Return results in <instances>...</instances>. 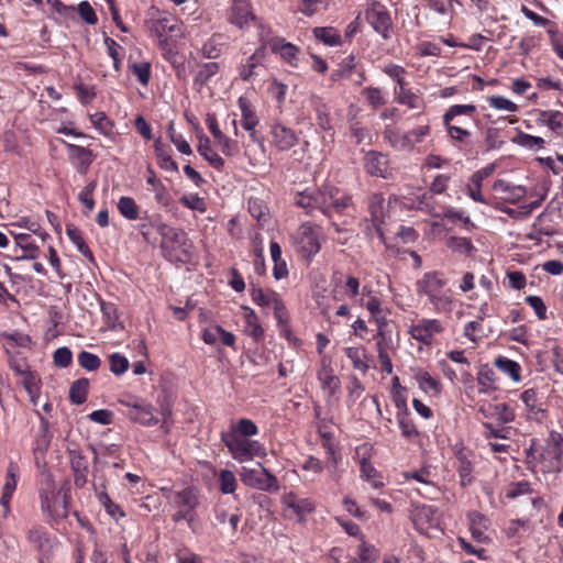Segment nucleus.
<instances>
[{"label": "nucleus", "instance_id": "1", "mask_svg": "<svg viewBox=\"0 0 563 563\" xmlns=\"http://www.w3.org/2000/svg\"><path fill=\"white\" fill-rule=\"evenodd\" d=\"M152 227L161 235V247L164 255L172 262L187 263L192 255V244L185 231L155 220Z\"/></svg>", "mask_w": 563, "mask_h": 563}, {"label": "nucleus", "instance_id": "2", "mask_svg": "<svg viewBox=\"0 0 563 563\" xmlns=\"http://www.w3.org/2000/svg\"><path fill=\"white\" fill-rule=\"evenodd\" d=\"M417 292L427 296L433 309L439 313H450L455 301L445 288L446 282L437 272L426 273L416 284Z\"/></svg>", "mask_w": 563, "mask_h": 563}, {"label": "nucleus", "instance_id": "3", "mask_svg": "<svg viewBox=\"0 0 563 563\" xmlns=\"http://www.w3.org/2000/svg\"><path fill=\"white\" fill-rule=\"evenodd\" d=\"M68 486L57 487L51 476H47L41 487L40 499L42 511L52 519H63L68 515Z\"/></svg>", "mask_w": 563, "mask_h": 563}, {"label": "nucleus", "instance_id": "4", "mask_svg": "<svg viewBox=\"0 0 563 563\" xmlns=\"http://www.w3.org/2000/svg\"><path fill=\"white\" fill-rule=\"evenodd\" d=\"M221 439L231 456L239 463L253 461L267 455L265 446L257 440L240 437L236 432L222 433Z\"/></svg>", "mask_w": 563, "mask_h": 563}, {"label": "nucleus", "instance_id": "5", "mask_svg": "<svg viewBox=\"0 0 563 563\" xmlns=\"http://www.w3.org/2000/svg\"><path fill=\"white\" fill-rule=\"evenodd\" d=\"M430 134V125H419L410 131L402 132L395 128H386L384 136L391 147L397 151L410 152L415 146Z\"/></svg>", "mask_w": 563, "mask_h": 563}, {"label": "nucleus", "instance_id": "6", "mask_svg": "<svg viewBox=\"0 0 563 563\" xmlns=\"http://www.w3.org/2000/svg\"><path fill=\"white\" fill-rule=\"evenodd\" d=\"M257 465L258 468L246 466L241 468L240 477L242 483L258 490L271 493L278 492L280 486L277 477L273 475L266 467H264L262 463H257Z\"/></svg>", "mask_w": 563, "mask_h": 563}, {"label": "nucleus", "instance_id": "7", "mask_svg": "<svg viewBox=\"0 0 563 563\" xmlns=\"http://www.w3.org/2000/svg\"><path fill=\"white\" fill-rule=\"evenodd\" d=\"M320 230L309 223L301 224L296 231L292 243L296 251L305 258H311L321 247Z\"/></svg>", "mask_w": 563, "mask_h": 563}, {"label": "nucleus", "instance_id": "8", "mask_svg": "<svg viewBox=\"0 0 563 563\" xmlns=\"http://www.w3.org/2000/svg\"><path fill=\"white\" fill-rule=\"evenodd\" d=\"M317 379L320 384L325 401L333 405L339 400V393L341 389L340 378L334 374L331 366V358L322 356L320 366L317 371Z\"/></svg>", "mask_w": 563, "mask_h": 563}, {"label": "nucleus", "instance_id": "9", "mask_svg": "<svg viewBox=\"0 0 563 563\" xmlns=\"http://www.w3.org/2000/svg\"><path fill=\"white\" fill-rule=\"evenodd\" d=\"M280 503L285 517L299 522H305L307 515L314 510V503L310 498H299L294 492H285Z\"/></svg>", "mask_w": 563, "mask_h": 563}, {"label": "nucleus", "instance_id": "10", "mask_svg": "<svg viewBox=\"0 0 563 563\" xmlns=\"http://www.w3.org/2000/svg\"><path fill=\"white\" fill-rule=\"evenodd\" d=\"M146 25L157 37L162 38L168 34H180L178 21L169 13L152 8Z\"/></svg>", "mask_w": 563, "mask_h": 563}, {"label": "nucleus", "instance_id": "11", "mask_svg": "<svg viewBox=\"0 0 563 563\" xmlns=\"http://www.w3.org/2000/svg\"><path fill=\"white\" fill-rule=\"evenodd\" d=\"M410 518L415 528L423 534L430 533L440 525L438 509L429 505H413L410 510Z\"/></svg>", "mask_w": 563, "mask_h": 563}, {"label": "nucleus", "instance_id": "12", "mask_svg": "<svg viewBox=\"0 0 563 563\" xmlns=\"http://www.w3.org/2000/svg\"><path fill=\"white\" fill-rule=\"evenodd\" d=\"M371 451L372 446L368 444L357 446L356 459L361 467V478L377 489L384 486V481L379 472L369 463Z\"/></svg>", "mask_w": 563, "mask_h": 563}, {"label": "nucleus", "instance_id": "13", "mask_svg": "<svg viewBox=\"0 0 563 563\" xmlns=\"http://www.w3.org/2000/svg\"><path fill=\"white\" fill-rule=\"evenodd\" d=\"M365 18L377 33L385 38L388 37L391 19L385 5L378 1H371L367 5Z\"/></svg>", "mask_w": 563, "mask_h": 563}, {"label": "nucleus", "instance_id": "14", "mask_svg": "<svg viewBox=\"0 0 563 563\" xmlns=\"http://www.w3.org/2000/svg\"><path fill=\"white\" fill-rule=\"evenodd\" d=\"M239 108L241 110V125L245 131L250 133V137L253 142L258 145L261 154L265 152L263 141L257 136L256 126L258 124V118L251 103L243 97L238 100Z\"/></svg>", "mask_w": 563, "mask_h": 563}, {"label": "nucleus", "instance_id": "15", "mask_svg": "<svg viewBox=\"0 0 563 563\" xmlns=\"http://www.w3.org/2000/svg\"><path fill=\"white\" fill-rule=\"evenodd\" d=\"M442 331L443 327L437 319H421L409 328L410 335L424 344H430L433 336Z\"/></svg>", "mask_w": 563, "mask_h": 563}, {"label": "nucleus", "instance_id": "16", "mask_svg": "<svg viewBox=\"0 0 563 563\" xmlns=\"http://www.w3.org/2000/svg\"><path fill=\"white\" fill-rule=\"evenodd\" d=\"M62 143L67 148L68 159L70 164L76 168V170L79 174H87L91 163L95 159L93 153L89 148H86L84 146L67 143L65 141H62Z\"/></svg>", "mask_w": 563, "mask_h": 563}, {"label": "nucleus", "instance_id": "17", "mask_svg": "<svg viewBox=\"0 0 563 563\" xmlns=\"http://www.w3.org/2000/svg\"><path fill=\"white\" fill-rule=\"evenodd\" d=\"M254 14L250 0H233L228 10V21L239 29L246 27L253 20Z\"/></svg>", "mask_w": 563, "mask_h": 563}, {"label": "nucleus", "instance_id": "18", "mask_svg": "<svg viewBox=\"0 0 563 563\" xmlns=\"http://www.w3.org/2000/svg\"><path fill=\"white\" fill-rule=\"evenodd\" d=\"M468 529L473 539L478 543H488L490 538L489 520L478 511L467 514Z\"/></svg>", "mask_w": 563, "mask_h": 563}, {"label": "nucleus", "instance_id": "19", "mask_svg": "<svg viewBox=\"0 0 563 563\" xmlns=\"http://www.w3.org/2000/svg\"><path fill=\"white\" fill-rule=\"evenodd\" d=\"M20 476V467L18 463L11 461L8 465L4 484L2 487V495L0 498V505L4 510V515L10 512V501L16 489L18 481Z\"/></svg>", "mask_w": 563, "mask_h": 563}, {"label": "nucleus", "instance_id": "20", "mask_svg": "<svg viewBox=\"0 0 563 563\" xmlns=\"http://www.w3.org/2000/svg\"><path fill=\"white\" fill-rule=\"evenodd\" d=\"M409 369L422 393L431 397L440 395L441 382L439 378L419 366H411Z\"/></svg>", "mask_w": 563, "mask_h": 563}, {"label": "nucleus", "instance_id": "21", "mask_svg": "<svg viewBox=\"0 0 563 563\" xmlns=\"http://www.w3.org/2000/svg\"><path fill=\"white\" fill-rule=\"evenodd\" d=\"M272 144L279 151H288L298 142L297 134L282 123H274L271 128Z\"/></svg>", "mask_w": 563, "mask_h": 563}, {"label": "nucleus", "instance_id": "22", "mask_svg": "<svg viewBox=\"0 0 563 563\" xmlns=\"http://www.w3.org/2000/svg\"><path fill=\"white\" fill-rule=\"evenodd\" d=\"M198 153L216 169L221 170L224 167L223 157L212 147L210 139L201 131L197 133Z\"/></svg>", "mask_w": 563, "mask_h": 563}, {"label": "nucleus", "instance_id": "23", "mask_svg": "<svg viewBox=\"0 0 563 563\" xmlns=\"http://www.w3.org/2000/svg\"><path fill=\"white\" fill-rule=\"evenodd\" d=\"M10 233L14 239L15 245L23 252L22 255L15 257L16 261H33L40 256V247L29 233H18L14 231H10Z\"/></svg>", "mask_w": 563, "mask_h": 563}, {"label": "nucleus", "instance_id": "24", "mask_svg": "<svg viewBox=\"0 0 563 563\" xmlns=\"http://www.w3.org/2000/svg\"><path fill=\"white\" fill-rule=\"evenodd\" d=\"M394 99L397 103L410 110H423L426 108V102L420 91L413 90L409 86L402 89H394Z\"/></svg>", "mask_w": 563, "mask_h": 563}, {"label": "nucleus", "instance_id": "25", "mask_svg": "<svg viewBox=\"0 0 563 563\" xmlns=\"http://www.w3.org/2000/svg\"><path fill=\"white\" fill-rule=\"evenodd\" d=\"M520 399L525 405L526 416L530 420L541 421L544 418V409L539 404L538 391L533 388L521 393Z\"/></svg>", "mask_w": 563, "mask_h": 563}, {"label": "nucleus", "instance_id": "26", "mask_svg": "<svg viewBox=\"0 0 563 563\" xmlns=\"http://www.w3.org/2000/svg\"><path fill=\"white\" fill-rule=\"evenodd\" d=\"M365 168L368 174L386 178L388 174V161L382 153L369 152L365 156Z\"/></svg>", "mask_w": 563, "mask_h": 563}, {"label": "nucleus", "instance_id": "27", "mask_svg": "<svg viewBox=\"0 0 563 563\" xmlns=\"http://www.w3.org/2000/svg\"><path fill=\"white\" fill-rule=\"evenodd\" d=\"M266 55L265 46L258 47L246 60L245 64L239 68V75L244 81H249L256 75V68L264 60Z\"/></svg>", "mask_w": 563, "mask_h": 563}, {"label": "nucleus", "instance_id": "28", "mask_svg": "<svg viewBox=\"0 0 563 563\" xmlns=\"http://www.w3.org/2000/svg\"><path fill=\"white\" fill-rule=\"evenodd\" d=\"M494 190L505 194L504 199L508 202L515 203L522 199L526 195V189L522 186L512 185L506 180L498 179L494 183Z\"/></svg>", "mask_w": 563, "mask_h": 563}, {"label": "nucleus", "instance_id": "29", "mask_svg": "<svg viewBox=\"0 0 563 563\" xmlns=\"http://www.w3.org/2000/svg\"><path fill=\"white\" fill-rule=\"evenodd\" d=\"M245 321V333L252 336L255 341H261L264 336V330L258 322L255 311L250 307H242Z\"/></svg>", "mask_w": 563, "mask_h": 563}, {"label": "nucleus", "instance_id": "30", "mask_svg": "<svg viewBox=\"0 0 563 563\" xmlns=\"http://www.w3.org/2000/svg\"><path fill=\"white\" fill-rule=\"evenodd\" d=\"M271 48L278 53L284 60L291 66H297L298 48L291 43L285 42L283 38H276L272 42Z\"/></svg>", "mask_w": 563, "mask_h": 563}, {"label": "nucleus", "instance_id": "31", "mask_svg": "<svg viewBox=\"0 0 563 563\" xmlns=\"http://www.w3.org/2000/svg\"><path fill=\"white\" fill-rule=\"evenodd\" d=\"M129 418L144 426H154L158 422L153 413V409L148 405H133V411H129Z\"/></svg>", "mask_w": 563, "mask_h": 563}, {"label": "nucleus", "instance_id": "32", "mask_svg": "<svg viewBox=\"0 0 563 563\" xmlns=\"http://www.w3.org/2000/svg\"><path fill=\"white\" fill-rule=\"evenodd\" d=\"M346 357L352 362L355 369L366 373L369 368L368 357L364 346H350L345 349Z\"/></svg>", "mask_w": 563, "mask_h": 563}, {"label": "nucleus", "instance_id": "33", "mask_svg": "<svg viewBox=\"0 0 563 563\" xmlns=\"http://www.w3.org/2000/svg\"><path fill=\"white\" fill-rule=\"evenodd\" d=\"M199 504L197 492L194 488L187 487L175 494V505L179 509L191 510L195 512V508Z\"/></svg>", "mask_w": 563, "mask_h": 563}, {"label": "nucleus", "instance_id": "34", "mask_svg": "<svg viewBox=\"0 0 563 563\" xmlns=\"http://www.w3.org/2000/svg\"><path fill=\"white\" fill-rule=\"evenodd\" d=\"M271 257L274 263L273 275L278 280L288 275V268L285 260L282 257V249L277 242H271Z\"/></svg>", "mask_w": 563, "mask_h": 563}, {"label": "nucleus", "instance_id": "35", "mask_svg": "<svg viewBox=\"0 0 563 563\" xmlns=\"http://www.w3.org/2000/svg\"><path fill=\"white\" fill-rule=\"evenodd\" d=\"M29 541L41 552H49L53 548V539L41 527H34L29 531Z\"/></svg>", "mask_w": 563, "mask_h": 563}, {"label": "nucleus", "instance_id": "36", "mask_svg": "<svg viewBox=\"0 0 563 563\" xmlns=\"http://www.w3.org/2000/svg\"><path fill=\"white\" fill-rule=\"evenodd\" d=\"M371 219L377 232L383 235L382 224L384 223V198L379 195H374L369 202Z\"/></svg>", "mask_w": 563, "mask_h": 563}, {"label": "nucleus", "instance_id": "37", "mask_svg": "<svg viewBox=\"0 0 563 563\" xmlns=\"http://www.w3.org/2000/svg\"><path fill=\"white\" fill-rule=\"evenodd\" d=\"M495 365L499 371L509 376L514 383L521 382V366L516 361L498 357L495 360Z\"/></svg>", "mask_w": 563, "mask_h": 563}, {"label": "nucleus", "instance_id": "38", "mask_svg": "<svg viewBox=\"0 0 563 563\" xmlns=\"http://www.w3.org/2000/svg\"><path fill=\"white\" fill-rule=\"evenodd\" d=\"M102 319L108 330L118 331L123 328L119 321L117 307L113 303L101 301Z\"/></svg>", "mask_w": 563, "mask_h": 563}, {"label": "nucleus", "instance_id": "39", "mask_svg": "<svg viewBox=\"0 0 563 563\" xmlns=\"http://www.w3.org/2000/svg\"><path fill=\"white\" fill-rule=\"evenodd\" d=\"M476 106L474 104H453L446 109L442 120L443 123L453 122L459 117L474 118Z\"/></svg>", "mask_w": 563, "mask_h": 563}, {"label": "nucleus", "instance_id": "40", "mask_svg": "<svg viewBox=\"0 0 563 563\" xmlns=\"http://www.w3.org/2000/svg\"><path fill=\"white\" fill-rule=\"evenodd\" d=\"M312 32L317 40L328 46L341 44V35L339 31L332 26L314 27Z\"/></svg>", "mask_w": 563, "mask_h": 563}, {"label": "nucleus", "instance_id": "41", "mask_svg": "<svg viewBox=\"0 0 563 563\" xmlns=\"http://www.w3.org/2000/svg\"><path fill=\"white\" fill-rule=\"evenodd\" d=\"M251 298L257 306L271 308L273 303H276L279 295L271 289L253 287L251 289Z\"/></svg>", "mask_w": 563, "mask_h": 563}, {"label": "nucleus", "instance_id": "42", "mask_svg": "<svg viewBox=\"0 0 563 563\" xmlns=\"http://www.w3.org/2000/svg\"><path fill=\"white\" fill-rule=\"evenodd\" d=\"M537 121L539 124L545 125L552 131H556L563 125V113L553 110L540 111Z\"/></svg>", "mask_w": 563, "mask_h": 563}, {"label": "nucleus", "instance_id": "43", "mask_svg": "<svg viewBox=\"0 0 563 563\" xmlns=\"http://www.w3.org/2000/svg\"><path fill=\"white\" fill-rule=\"evenodd\" d=\"M383 71L395 81L396 86L394 89H402L409 86L406 80L407 71L402 66L388 64L383 67Z\"/></svg>", "mask_w": 563, "mask_h": 563}, {"label": "nucleus", "instance_id": "44", "mask_svg": "<svg viewBox=\"0 0 563 563\" xmlns=\"http://www.w3.org/2000/svg\"><path fill=\"white\" fill-rule=\"evenodd\" d=\"M12 227L22 228L32 232L33 234L37 235L42 242H46V240L49 238V234L42 230L40 222L30 217H22L18 219L12 223Z\"/></svg>", "mask_w": 563, "mask_h": 563}, {"label": "nucleus", "instance_id": "45", "mask_svg": "<svg viewBox=\"0 0 563 563\" xmlns=\"http://www.w3.org/2000/svg\"><path fill=\"white\" fill-rule=\"evenodd\" d=\"M89 388V380L87 378H80L75 380L69 389V398L73 404L81 405L87 399Z\"/></svg>", "mask_w": 563, "mask_h": 563}, {"label": "nucleus", "instance_id": "46", "mask_svg": "<svg viewBox=\"0 0 563 563\" xmlns=\"http://www.w3.org/2000/svg\"><path fill=\"white\" fill-rule=\"evenodd\" d=\"M90 122L93 128L104 136H111L113 133V123L104 112L90 114Z\"/></svg>", "mask_w": 563, "mask_h": 563}, {"label": "nucleus", "instance_id": "47", "mask_svg": "<svg viewBox=\"0 0 563 563\" xmlns=\"http://www.w3.org/2000/svg\"><path fill=\"white\" fill-rule=\"evenodd\" d=\"M483 183L484 180H482L475 174H472L468 183L466 184V194L472 200L476 202L489 205L488 200L482 195Z\"/></svg>", "mask_w": 563, "mask_h": 563}, {"label": "nucleus", "instance_id": "48", "mask_svg": "<svg viewBox=\"0 0 563 563\" xmlns=\"http://www.w3.org/2000/svg\"><path fill=\"white\" fill-rule=\"evenodd\" d=\"M334 198V187L327 186L323 190L316 192L314 202L317 208L328 214L332 211V201Z\"/></svg>", "mask_w": 563, "mask_h": 563}, {"label": "nucleus", "instance_id": "49", "mask_svg": "<svg viewBox=\"0 0 563 563\" xmlns=\"http://www.w3.org/2000/svg\"><path fill=\"white\" fill-rule=\"evenodd\" d=\"M445 131L451 139V141L459 143V144H467L468 140L472 135V133L457 124H454L453 122L443 123Z\"/></svg>", "mask_w": 563, "mask_h": 563}, {"label": "nucleus", "instance_id": "50", "mask_svg": "<svg viewBox=\"0 0 563 563\" xmlns=\"http://www.w3.org/2000/svg\"><path fill=\"white\" fill-rule=\"evenodd\" d=\"M446 245L452 252L463 255H468L474 251L471 240L464 236L452 235L448 239Z\"/></svg>", "mask_w": 563, "mask_h": 563}, {"label": "nucleus", "instance_id": "51", "mask_svg": "<svg viewBox=\"0 0 563 563\" xmlns=\"http://www.w3.org/2000/svg\"><path fill=\"white\" fill-rule=\"evenodd\" d=\"M118 210L128 220H136L139 218V207L131 197L123 196L118 201Z\"/></svg>", "mask_w": 563, "mask_h": 563}, {"label": "nucleus", "instance_id": "52", "mask_svg": "<svg viewBox=\"0 0 563 563\" xmlns=\"http://www.w3.org/2000/svg\"><path fill=\"white\" fill-rule=\"evenodd\" d=\"M488 104L497 110V111H505V112H517L519 107L517 103L511 101L510 99L504 97V96H489L487 97Z\"/></svg>", "mask_w": 563, "mask_h": 563}, {"label": "nucleus", "instance_id": "53", "mask_svg": "<svg viewBox=\"0 0 563 563\" xmlns=\"http://www.w3.org/2000/svg\"><path fill=\"white\" fill-rule=\"evenodd\" d=\"M477 380L481 385V391L487 393L488 390L495 388L494 385L496 382V373L492 367L485 365L479 369Z\"/></svg>", "mask_w": 563, "mask_h": 563}, {"label": "nucleus", "instance_id": "54", "mask_svg": "<svg viewBox=\"0 0 563 563\" xmlns=\"http://www.w3.org/2000/svg\"><path fill=\"white\" fill-rule=\"evenodd\" d=\"M214 142L221 152L228 157L236 156L240 153V145L238 141L230 139L224 133L214 140Z\"/></svg>", "mask_w": 563, "mask_h": 563}, {"label": "nucleus", "instance_id": "55", "mask_svg": "<svg viewBox=\"0 0 563 563\" xmlns=\"http://www.w3.org/2000/svg\"><path fill=\"white\" fill-rule=\"evenodd\" d=\"M514 142L529 150H542L545 144V141L542 137L522 132L515 137Z\"/></svg>", "mask_w": 563, "mask_h": 563}, {"label": "nucleus", "instance_id": "56", "mask_svg": "<svg viewBox=\"0 0 563 563\" xmlns=\"http://www.w3.org/2000/svg\"><path fill=\"white\" fill-rule=\"evenodd\" d=\"M230 432H236L240 437L249 439L250 437L256 435L258 433V429L252 420L242 418L232 426Z\"/></svg>", "mask_w": 563, "mask_h": 563}, {"label": "nucleus", "instance_id": "57", "mask_svg": "<svg viewBox=\"0 0 563 563\" xmlns=\"http://www.w3.org/2000/svg\"><path fill=\"white\" fill-rule=\"evenodd\" d=\"M327 453L329 455L328 471L330 473V476L334 482H339V479L341 478V472L338 465L341 461V455L336 452L335 448L332 444H329L327 446Z\"/></svg>", "mask_w": 563, "mask_h": 563}, {"label": "nucleus", "instance_id": "58", "mask_svg": "<svg viewBox=\"0 0 563 563\" xmlns=\"http://www.w3.org/2000/svg\"><path fill=\"white\" fill-rule=\"evenodd\" d=\"M220 490L223 494H232L235 492L238 482L235 475L229 470H221L219 473Z\"/></svg>", "mask_w": 563, "mask_h": 563}, {"label": "nucleus", "instance_id": "59", "mask_svg": "<svg viewBox=\"0 0 563 563\" xmlns=\"http://www.w3.org/2000/svg\"><path fill=\"white\" fill-rule=\"evenodd\" d=\"M155 153L158 158V164L161 168L167 172L178 170L176 162L167 153H165L159 141H156L155 143Z\"/></svg>", "mask_w": 563, "mask_h": 563}, {"label": "nucleus", "instance_id": "60", "mask_svg": "<svg viewBox=\"0 0 563 563\" xmlns=\"http://www.w3.org/2000/svg\"><path fill=\"white\" fill-rule=\"evenodd\" d=\"M109 363L111 373L117 376L123 375L130 365L129 360L120 353H112L109 356Z\"/></svg>", "mask_w": 563, "mask_h": 563}, {"label": "nucleus", "instance_id": "61", "mask_svg": "<svg viewBox=\"0 0 563 563\" xmlns=\"http://www.w3.org/2000/svg\"><path fill=\"white\" fill-rule=\"evenodd\" d=\"M78 364L82 368H85L89 372H93L100 367L101 361L98 355L87 352V351H81L78 354Z\"/></svg>", "mask_w": 563, "mask_h": 563}, {"label": "nucleus", "instance_id": "62", "mask_svg": "<svg viewBox=\"0 0 563 563\" xmlns=\"http://www.w3.org/2000/svg\"><path fill=\"white\" fill-rule=\"evenodd\" d=\"M443 218H446L451 221L459 220L463 222L467 230H471L475 227L471 218L465 213V211L452 207H448L443 210Z\"/></svg>", "mask_w": 563, "mask_h": 563}, {"label": "nucleus", "instance_id": "63", "mask_svg": "<svg viewBox=\"0 0 563 563\" xmlns=\"http://www.w3.org/2000/svg\"><path fill=\"white\" fill-rule=\"evenodd\" d=\"M459 2L457 0H428V5L431 10L440 15L451 18L453 14V3Z\"/></svg>", "mask_w": 563, "mask_h": 563}, {"label": "nucleus", "instance_id": "64", "mask_svg": "<svg viewBox=\"0 0 563 563\" xmlns=\"http://www.w3.org/2000/svg\"><path fill=\"white\" fill-rule=\"evenodd\" d=\"M355 67L354 57L350 56L345 58L336 70H334L331 75L332 80H342L350 78L352 71Z\"/></svg>", "mask_w": 563, "mask_h": 563}]
</instances>
